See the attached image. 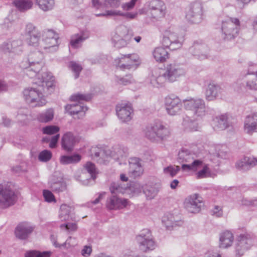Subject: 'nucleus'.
<instances>
[{"instance_id": "obj_18", "label": "nucleus", "mask_w": 257, "mask_h": 257, "mask_svg": "<svg viewBox=\"0 0 257 257\" xmlns=\"http://www.w3.org/2000/svg\"><path fill=\"white\" fill-rule=\"evenodd\" d=\"M149 13L153 18L158 19L163 18L166 14V7L163 1L152 0L149 3Z\"/></svg>"}, {"instance_id": "obj_9", "label": "nucleus", "mask_w": 257, "mask_h": 257, "mask_svg": "<svg viewBox=\"0 0 257 257\" xmlns=\"http://www.w3.org/2000/svg\"><path fill=\"white\" fill-rule=\"evenodd\" d=\"M253 244L252 237L248 233H242L238 235L234 244L236 257H241L249 249Z\"/></svg>"}, {"instance_id": "obj_1", "label": "nucleus", "mask_w": 257, "mask_h": 257, "mask_svg": "<svg viewBox=\"0 0 257 257\" xmlns=\"http://www.w3.org/2000/svg\"><path fill=\"white\" fill-rule=\"evenodd\" d=\"M184 70L176 64L168 65L164 70L156 69L153 71L150 82L154 87L161 86L166 81L174 82L177 78L183 75Z\"/></svg>"}, {"instance_id": "obj_22", "label": "nucleus", "mask_w": 257, "mask_h": 257, "mask_svg": "<svg viewBox=\"0 0 257 257\" xmlns=\"http://www.w3.org/2000/svg\"><path fill=\"white\" fill-rule=\"evenodd\" d=\"M129 176L136 178L142 176L144 173V168L141 165V160L138 158L132 157L129 160Z\"/></svg>"}, {"instance_id": "obj_14", "label": "nucleus", "mask_w": 257, "mask_h": 257, "mask_svg": "<svg viewBox=\"0 0 257 257\" xmlns=\"http://www.w3.org/2000/svg\"><path fill=\"white\" fill-rule=\"evenodd\" d=\"M202 198L197 194L187 197L184 202L185 208L190 213H198L203 206Z\"/></svg>"}, {"instance_id": "obj_15", "label": "nucleus", "mask_w": 257, "mask_h": 257, "mask_svg": "<svg viewBox=\"0 0 257 257\" xmlns=\"http://www.w3.org/2000/svg\"><path fill=\"white\" fill-rule=\"evenodd\" d=\"M202 5L199 2L192 3L186 14L188 21L193 24H198L203 19Z\"/></svg>"}, {"instance_id": "obj_48", "label": "nucleus", "mask_w": 257, "mask_h": 257, "mask_svg": "<svg viewBox=\"0 0 257 257\" xmlns=\"http://www.w3.org/2000/svg\"><path fill=\"white\" fill-rule=\"evenodd\" d=\"M126 189V187H123L119 183L113 182L111 184L109 187L111 194L113 195L118 196L119 194H123Z\"/></svg>"}, {"instance_id": "obj_13", "label": "nucleus", "mask_w": 257, "mask_h": 257, "mask_svg": "<svg viewBox=\"0 0 257 257\" xmlns=\"http://www.w3.org/2000/svg\"><path fill=\"white\" fill-rule=\"evenodd\" d=\"M162 45L171 50H175L181 47L182 38L171 30H166L163 34Z\"/></svg>"}, {"instance_id": "obj_59", "label": "nucleus", "mask_w": 257, "mask_h": 257, "mask_svg": "<svg viewBox=\"0 0 257 257\" xmlns=\"http://www.w3.org/2000/svg\"><path fill=\"white\" fill-rule=\"evenodd\" d=\"M121 0H105L106 5L111 8L116 9L119 7Z\"/></svg>"}, {"instance_id": "obj_2", "label": "nucleus", "mask_w": 257, "mask_h": 257, "mask_svg": "<svg viewBox=\"0 0 257 257\" xmlns=\"http://www.w3.org/2000/svg\"><path fill=\"white\" fill-rule=\"evenodd\" d=\"M171 134L170 128L159 120L148 125L145 130V136L153 142L166 141L170 138Z\"/></svg>"}, {"instance_id": "obj_58", "label": "nucleus", "mask_w": 257, "mask_h": 257, "mask_svg": "<svg viewBox=\"0 0 257 257\" xmlns=\"http://www.w3.org/2000/svg\"><path fill=\"white\" fill-rule=\"evenodd\" d=\"M138 0H131L128 3H123L121 5V8L125 11H128L132 10Z\"/></svg>"}, {"instance_id": "obj_62", "label": "nucleus", "mask_w": 257, "mask_h": 257, "mask_svg": "<svg viewBox=\"0 0 257 257\" xmlns=\"http://www.w3.org/2000/svg\"><path fill=\"white\" fill-rule=\"evenodd\" d=\"M133 79L131 75H126L125 77L120 78L118 80L119 84L126 85L132 82Z\"/></svg>"}, {"instance_id": "obj_53", "label": "nucleus", "mask_w": 257, "mask_h": 257, "mask_svg": "<svg viewBox=\"0 0 257 257\" xmlns=\"http://www.w3.org/2000/svg\"><path fill=\"white\" fill-rule=\"evenodd\" d=\"M71 70L74 73L75 79H77L79 77L82 68L81 65L74 61H71L69 65Z\"/></svg>"}, {"instance_id": "obj_27", "label": "nucleus", "mask_w": 257, "mask_h": 257, "mask_svg": "<svg viewBox=\"0 0 257 257\" xmlns=\"http://www.w3.org/2000/svg\"><path fill=\"white\" fill-rule=\"evenodd\" d=\"M244 131L248 134L257 132V112L247 115L244 122Z\"/></svg>"}, {"instance_id": "obj_17", "label": "nucleus", "mask_w": 257, "mask_h": 257, "mask_svg": "<svg viewBox=\"0 0 257 257\" xmlns=\"http://www.w3.org/2000/svg\"><path fill=\"white\" fill-rule=\"evenodd\" d=\"M140 63V58L136 54L122 55L119 59L117 67L121 70L136 69Z\"/></svg>"}, {"instance_id": "obj_37", "label": "nucleus", "mask_w": 257, "mask_h": 257, "mask_svg": "<svg viewBox=\"0 0 257 257\" xmlns=\"http://www.w3.org/2000/svg\"><path fill=\"white\" fill-rule=\"evenodd\" d=\"M234 236L230 231H225L222 232L219 238V246L221 248H227L232 245Z\"/></svg>"}, {"instance_id": "obj_12", "label": "nucleus", "mask_w": 257, "mask_h": 257, "mask_svg": "<svg viewBox=\"0 0 257 257\" xmlns=\"http://www.w3.org/2000/svg\"><path fill=\"white\" fill-rule=\"evenodd\" d=\"M182 102L179 97L173 95H169L165 98L164 105L167 113L170 115L179 114L182 110Z\"/></svg>"}, {"instance_id": "obj_28", "label": "nucleus", "mask_w": 257, "mask_h": 257, "mask_svg": "<svg viewBox=\"0 0 257 257\" xmlns=\"http://www.w3.org/2000/svg\"><path fill=\"white\" fill-rule=\"evenodd\" d=\"M49 185L51 190L55 193H59L66 190L67 185L62 178L52 177L49 181Z\"/></svg>"}, {"instance_id": "obj_60", "label": "nucleus", "mask_w": 257, "mask_h": 257, "mask_svg": "<svg viewBox=\"0 0 257 257\" xmlns=\"http://www.w3.org/2000/svg\"><path fill=\"white\" fill-rule=\"evenodd\" d=\"M71 238V236L69 237V238L66 240V241L64 243L61 244L57 243V241L54 239V240H52V241L53 243V245L55 247L61 248L63 247L65 248L68 249L71 247V245L69 242V240Z\"/></svg>"}, {"instance_id": "obj_21", "label": "nucleus", "mask_w": 257, "mask_h": 257, "mask_svg": "<svg viewBox=\"0 0 257 257\" xmlns=\"http://www.w3.org/2000/svg\"><path fill=\"white\" fill-rule=\"evenodd\" d=\"M116 111L118 117L123 122L131 120L133 111L131 104L121 103L116 106Z\"/></svg>"}, {"instance_id": "obj_23", "label": "nucleus", "mask_w": 257, "mask_h": 257, "mask_svg": "<svg viewBox=\"0 0 257 257\" xmlns=\"http://www.w3.org/2000/svg\"><path fill=\"white\" fill-rule=\"evenodd\" d=\"M34 227L28 222L19 223L15 229L16 236L22 240L26 239L32 233Z\"/></svg>"}, {"instance_id": "obj_38", "label": "nucleus", "mask_w": 257, "mask_h": 257, "mask_svg": "<svg viewBox=\"0 0 257 257\" xmlns=\"http://www.w3.org/2000/svg\"><path fill=\"white\" fill-rule=\"evenodd\" d=\"M15 7L21 12H26L32 9L34 3L32 0H15Z\"/></svg>"}, {"instance_id": "obj_42", "label": "nucleus", "mask_w": 257, "mask_h": 257, "mask_svg": "<svg viewBox=\"0 0 257 257\" xmlns=\"http://www.w3.org/2000/svg\"><path fill=\"white\" fill-rule=\"evenodd\" d=\"M81 159V155L74 154L72 155H63L60 157V162L63 165L76 164Z\"/></svg>"}, {"instance_id": "obj_31", "label": "nucleus", "mask_w": 257, "mask_h": 257, "mask_svg": "<svg viewBox=\"0 0 257 257\" xmlns=\"http://www.w3.org/2000/svg\"><path fill=\"white\" fill-rule=\"evenodd\" d=\"M257 165V159L253 157H244L235 164L236 167L240 171H247Z\"/></svg>"}, {"instance_id": "obj_4", "label": "nucleus", "mask_w": 257, "mask_h": 257, "mask_svg": "<svg viewBox=\"0 0 257 257\" xmlns=\"http://www.w3.org/2000/svg\"><path fill=\"white\" fill-rule=\"evenodd\" d=\"M16 194L11 182L0 184V208H7L13 205L16 201Z\"/></svg>"}, {"instance_id": "obj_54", "label": "nucleus", "mask_w": 257, "mask_h": 257, "mask_svg": "<svg viewBox=\"0 0 257 257\" xmlns=\"http://www.w3.org/2000/svg\"><path fill=\"white\" fill-rule=\"evenodd\" d=\"M52 156V154L50 151L45 150L39 153L38 159L41 162H46L51 159Z\"/></svg>"}, {"instance_id": "obj_34", "label": "nucleus", "mask_w": 257, "mask_h": 257, "mask_svg": "<svg viewBox=\"0 0 257 257\" xmlns=\"http://www.w3.org/2000/svg\"><path fill=\"white\" fill-rule=\"evenodd\" d=\"M196 159V155L187 149H182L178 154L177 161L179 163H190Z\"/></svg>"}, {"instance_id": "obj_41", "label": "nucleus", "mask_w": 257, "mask_h": 257, "mask_svg": "<svg viewBox=\"0 0 257 257\" xmlns=\"http://www.w3.org/2000/svg\"><path fill=\"white\" fill-rule=\"evenodd\" d=\"M153 56L157 62H163L169 58L168 51L163 47H157L153 52Z\"/></svg>"}, {"instance_id": "obj_26", "label": "nucleus", "mask_w": 257, "mask_h": 257, "mask_svg": "<svg viewBox=\"0 0 257 257\" xmlns=\"http://www.w3.org/2000/svg\"><path fill=\"white\" fill-rule=\"evenodd\" d=\"M42 93L50 94L54 90V78L51 74L44 73L42 76V86H39Z\"/></svg>"}, {"instance_id": "obj_47", "label": "nucleus", "mask_w": 257, "mask_h": 257, "mask_svg": "<svg viewBox=\"0 0 257 257\" xmlns=\"http://www.w3.org/2000/svg\"><path fill=\"white\" fill-rule=\"evenodd\" d=\"M159 190L154 185H146L143 188L144 193L148 199H153L158 194Z\"/></svg>"}, {"instance_id": "obj_50", "label": "nucleus", "mask_w": 257, "mask_h": 257, "mask_svg": "<svg viewBox=\"0 0 257 257\" xmlns=\"http://www.w3.org/2000/svg\"><path fill=\"white\" fill-rule=\"evenodd\" d=\"M8 45H11L12 49L11 53L19 55L23 51L22 41L20 40L11 41L10 44H7L6 46Z\"/></svg>"}, {"instance_id": "obj_61", "label": "nucleus", "mask_w": 257, "mask_h": 257, "mask_svg": "<svg viewBox=\"0 0 257 257\" xmlns=\"http://www.w3.org/2000/svg\"><path fill=\"white\" fill-rule=\"evenodd\" d=\"M61 228L65 227V229L69 231H75L77 229V226L75 223H67L61 224L60 226Z\"/></svg>"}, {"instance_id": "obj_44", "label": "nucleus", "mask_w": 257, "mask_h": 257, "mask_svg": "<svg viewBox=\"0 0 257 257\" xmlns=\"http://www.w3.org/2000/svg\"><path fill=\"white\" fill-rule=\"evenodd\" d=\"M36 4L44 12L53 9L55 5L54 0H35Z\"/></svg>"}, {"instance_id": "obj_55", "label": "nucleus", "mask_w": 257, "mask_h": 257, "mask_svg": "<svg viewBox=\"0 0 257 257\" xmlns=\"http://www.w3.org/2000/svg\"><path fill=\"white\" fill-rule=\"evenodd\" d=\"M59 127L55 125H48L43 128V133L47 135H54L58 133Z\"/></svg>"}, {"instance_id": "obj_33", "label": "nucleus", "mask_w": 257, "mask_h": 257, "mask_svg": "<svg viewBox=\"0 0 257 257\" xmlns=\"http://www.w3.org/2000/svg\"><path fill=\"white\" fill-rule=\"evenodd\" d=\"M88 31H81L74 34L71 37L70 45L73 48H78L81 46L82 43L89 37Z\"/></svg>"}, {"instance_id": "obj_16", "label": "nucleus", "mask_w": 257, "mask_h": 257, "mask_svg": "<svg viewBox=\"0 0 257 257\" xmlns=\"http://www.w3.org/2000/svg\"><path fill=\"white\" fill-rule=\"evenodd\" d=\"M243 81L239 84L240 91L244 92L248 90H257V71L255 72L248 70L243 74Z\"/></svg>"}, {"instance_id": "obj_63", "label": "nucleus", "mask_w": 257, "mask_h": 257, "mask_svg": "<svg viewBox=\"0 0 257 257\" xmlns=\"http://www.w3.org/2000/svg\"><path fill=\"white\" fill-rule=\"evenodd\" d=\"M207 165H205L203 166V168L197 172L196 173V178L197 179H201L207 178Z\"/></svg>"}, {"instance_id": "obj_35", "label": "nucleus", "mask_w": 257, "mask_h": 257, "mask_svg": "<svg viewBox=\"0 0 257 257\" xmlns=\"http://www.w3.org/2000/svg\"><path fill=\"white\" fill-rule=\"evenodd\" d=\"M84 168L87 172L89 174L90 178L82 180V184L84 185L93 184L96 178V170L95 165L90 162H87L84 165Z\"/></svg>"}, {"instance_id": "obj_52", "label": "nucleus", "mask_w": 257, "mask_h": 257, "mask_svg": "<svg viewBox=\"0 0 257 257\" xmlns=\"http://www.w3.org/2000/svg\"><path fill=\"white\" fill-rule=\"evenodd\" d=\"M180 170V167L179 166L170 165L164 168L163 172L164 174L171 177L175 176L178 172Z\"/></svg>"}, {"instance_id": "obj_29", "label": "nucleus", "mask_w": 257, "mask_h": 257, "mask_svg": "<svg viewBox=\"0 0 257 257\" xmlns=\"http://www.w3.org/2000/svg\"><path fill=\"white\" fill-rule=\"evenodd\" d=\"M220 92L221 88L218 85L210 82L205 89V98L207 101H213L217 98Z\"/></svg>"}, {"instance_id": "obj_43", "label": "nucleus", "mask_w": 257, "mask_h": 257, "mask_svg": "<svg viewBox=\"0 0 257 257\" xmlns=\"http://www.w3.org/2000/svg\"><path fill=\"white\" fill-rule=\"evenodd\" d=\"M73 211V207L66 204H62L60 206L59 217L62 220H69L70 218L72 217Z\"/></svg>"}, {"instance_id": "obj_32", "label": "nucleus", "mask_w": 257, "mask_h": 257, "mask_svg": "<svg viewBox=\"0 0 257 257\" xmlns=\"http://www.w3.org/2000/svg\"><path fill=\"white\" fill-rule=\"evenodd\" d=\"M128 155V148L122 145L114 147L111 152V156L117 161H125Z\"/></svg>"}, {"instance_id": "obj_40", "label": "nucleus", "mask_w": 257, "mask_h": 257, "mask_svg": "<svg viewBox=\"0 0 257 257\" xmlns=\"http://www.w3.org/2000/svg\"><path fill=\"white\" fill-rule=\"evenodd\" d=\"M54 111L53 109L49 108L39 113L37 116V120L42 123H48L52 121L54 118Z\"/></svg>"}, {"instance_id": "obj_56", "label": "nucleus", "mask_w": 257, "mask_h": 257, "mask_svg": "<svg viewBox=\"0 0 257 257\" xmlns=\"http://www.w3.org/2000/svg\"><path fill=\"white\" fill-rule=\"evenodd\" d=\"M43 194L46 201L48 202H56L55 196L51 191L44 190Z\"/></svg>"}, {"instance_id": "obj_51", "label": "nucleus", "mask_w": 257, "mask_h": 257, "mask_svg": "<svg viewBox=\"0 0 257 257\" xmlns=\"http://www.w3.org/2000/svg\"><path fill=\"white\" fill-rule=\"evenodd\" d=\"M92 95L90 94L77 93L72 95L70 100L72 101H77L79 104H82L81 101H88L91 100Z\"/></svg>"}, {"instance_id": "obj_3", "label": "nucleus", "mask_w": 257, "mask_h": 257, "mask_svg": "<svg viewBox=\"0 0 257 257\" xmlns=\"http://www.w3.org/2000/svg\"><path fill=\"white\" fill-rule=\"evenodd\" d=\"M43 51L40 50L31 53L26 62L22 63L23 66L26 69V74L30 77L36 76L41 70L43 64Z\"/></svg>"}, {"instance_id": "obj_10", "label": "nucleus", "mask_w": 257, "mask_h": 257, "mask_svg": "<svg viewBox=\"0 0 257 257\" xmlns=\"http://www.w3.org/2000/svg\"><path fill=\"white\" fill-rule=\"evenodd\" d=\"M24 36L29 46L35 48L38 47L40 50L41 32L33 24L29 23L26 25Z\"/></svg>"}, {"instance_id": "obj_20", "label": "nucleus", "mask_w": 257, "mask_h": 257, "mask_svg": "<svg viewBox=\"0 0 257 257\" xmlns=\"http://www.w3.org/2000/svg\"><path fill=\"white\" fill-rule=\"evenodd\" d=\"M126 29L124 26L117 28L116 34L113 36L112 41L115 47L121 48L128 43V35H125Z\"/></svg>"}, {"instance_id": "obj_24", "label": "nucleus", "mask_w": 257, "mask_h": 257, "mask_svg": "<svg viewBox=\"0 0 257 257\" xmlns=\"http://www.w3.org/2000/svg\"><path fill=\"white\" fill-rule=\"evenodd\" d=\"M78 142V139L76 136L71 132H67L62 138V148L66 152H71L73 151L75 145Z\"/></svg>"}, {"instance_id": "obj_5", "label": "nucleus", "mask_w": 257, "mask_h": 257, "mask_svg": "<svg viewBox=\"0 0 257 257\" xmlns=\"http://www.w3.org/2000/svg\"><path fill=\"white\" fill-rule=\"evenodd\" d=\"M239 26V21L236 18L223 21L221 26L222 39L226 41L235 39L238 35Z\"/></svg>"}, {"instance_id": "obj_30", "label": "nucleus", "mask_w": 257, "mask_h": 257, "mask_svg": "<svg viewBox=\"0 0 257 257\" xmlns=\"http://www.w3.org/2000/svg\"><path fill=\"white\" fill-rule=\"evenodd\" d=\"M215 127L220 130H224L232 126L233 122L231 121V117L227 114H223L217 116L214 119Z\"/></svg>"}, {"instance_id": "obj_39", "label": "nucleus", "mask_w": 257, "mask_h": 257, "mask_svg": "<svg viewBox=\"0 0 257 257\" xmlns=\"http://www.w3.org/2000/svg\"><path fill=\"white\" fill-rule=\"evenodd\" d=\"M162 223L168 229L175 226L181 225V221L176 220L171 214H166L162 218Z\"/></svg>"}, {"instance_id": "obj_45", "label": "nucleus", "mask_w": 257, "mask_h": 257, "mask_svg": "<svg viewBox=\"0 0 257 257\" xmlns=\"http://www.w3.org/2000/svg\"><path fill=\"white\" fill-rule=\"evenodd\" d=\"M182 125L187 131H196L198 127L197 122L187 116L183 118Z\"/></svg>"}, {"instance_id": "obj_46", "label": "nucleus", "mask_w": 257, "mask_h": 257, "mask_svg": "<svg viewBox=\"0 0 257 257\" xmlns=\"http://www.w3.org/2000/svg\"><path fill=\"white\" fill-rule=\"evenodd\" d=\"M182 164L181 169L183 171L196 172L202 166L203 162L201 160H196L189 164Z\"/></svg>"}, {"instance_id": "obj_11", "label": "nucleus", "mask_w": 257, "mask_h": 257, "mask_svg": "<svg viewBox=\"0 0 257 257\" xmlns=\"http://www.w3.org/2000/svg\"><path fill=\"white\" fill-rule=\"evenodd\" d=\"M140 249L143 252H146L154 250L156 247L150 231L145 229L140 234L136 237Z\"/></svg>"}, {"instance_id": "obj_6", "label": "nucleus", "mask_w": 257, "mask_h": 257, "mask_svg": "<svg viewBox=\"0 0 257 257\" xmlns=\"http://www.w3.org/2000/svg\"><path fill=\"white\" fill-rule=\"evenodd\" d=\"M23 95L27 102L31 104L33 106H41L46 103L42 90L39 87L26 88L23 91Z\"/></svg>"}, {"instance_id": "obj_19", "label": "nucleus", "mask_w": 257, "mask_h": 257, "mask_svg": "<svg viewBox=\"0 0 257 257\" xmlns=\"http://www.w3.org/2000/svg\"><path fill=\"white\" fill-rule=\"evenodd\" d=\"M127 199L119 197L117 195H111L108 197L106 202V207L109 210L122 209L128 204Z\"/></svg>"}, {"instance_id": "obj_7", "label": "nucleus", "mask_w": 257, "mask_h": 257, "mask_svg": "<svg viewBox=\"0 0 257 257\" xmlns=\"http://www.w3.org/2000/svg\"><path fill=\"white\" fill-rule=\"evenodd\" d=\"M185 109L190 110L196 116H202L206 113L204 100L200 98H190L183 100Z\"/></svg>"}, {"instance_id": "obj_36", "label": "nucleus", "mask_w": 257, "mask_h": 257, "mask_svg": "<svg viewBox=\"0 0 257 257\" xmlns=\"http://www.w3.org/2000/svg\"><path fill=\"white\" fill-rule=\"evenodd\" d=\"M65 110L71 115L79 114L81 116H84L85 111L87 110L86 106L79 103L67 104L65 106Z\"/></svg>"}, {"instance_id": "obj_8", "label": "nucleus", "mask_w": 257, "mask_h": 257, "mask_svg": "<svg viewBox=\"0 0 257 257\" xmlns=\"http://www.w3.org/2000/svg\"><path fill=\"white\" fill-rule=\"evenodd\" d=\"M58 35L53 30H49L45 32L44 38L40 44V50L43 52H54L58 48Z\"/></svg>"}, {"instance_id": "obj_25", "label": "nucleus", "mask_w": 257, "mask_h": 257, "mask_svg": "<svg viewBox=\"0 0 257 257\" xmlns=\"http://www.w3.org/2000/svg\"><path fill=\"white\" fill-rule=\"evenodd\" d=\"M208 50L207 45L199 42H195L193 46L190 48V51L193 55L200 60L207 58Z\"/></svg>"}, {"instance_id": "obj_49", "label": "nucleus", "mask_w": 257, "mask_h": 257, "mask_svg": "<svg viewBox=\"0 0 257 257\" xmlns=\"http://www.w3.org/2000/svg\"><path fill=\"white\" fill-rule=\"evenodd\" d=\"M51 252L50 251H40L37 250H31L26 251L25 257H50Z\"/></svg>"}, {"instance_id": "obj_64", "label": "nucleus", "mask_w": 257, "mask_h": 257, "mask_svg": "<svg viewBox=\"0 0 257 257\" xmlns=\"http://www.w3.org/2000/svg\"><path fill=\"white\" fill-rule=\"evenodd\" d=\"M59 134H57L52 137L50 140L49 147L53 149L55 148L57 146L58 140L59 139Z\"/></svg>"}, {"instance_id": "obj_57", "label": "nucleus", "mask_w": 257, "mask_h": 257, "mask_svg": "<svg viewBox=\"0 0 257 257\" xmlns=\"http://www.w3.org/2000/svg\"><path fill=\"white\" fill-rule=\"evenodd\" d=\"M105 154V152L103 150L98 149V151L91 150V156L92 158L94 160H96L97 161L99 162L100 163L102 162V161H101L100 157H102Z\"/></svg>"}]
</instances>
